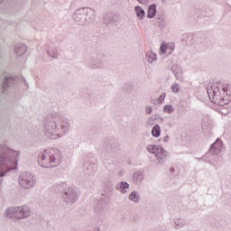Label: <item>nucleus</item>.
<instances>
[{
  "label": "nucleus",
  "instance_id": "bb28decb",
  "mask_svg": "<svg viewBox=\"0 0 231 231\" xmlns=\"http://www.w3.org/2000/svg\"><path fill=\"white\" fill-rule=\"evenodd\" d=\"M47 53L49 57H51L52 59H57L59 57V51H57V49H49Z\"/></svg>",
  "mask_w": 231,
  "mask_h": 231
},
{
  "label": "nucleus",
  "instance_id": "6ab92c4d",
  "mask_svg": "<svg viewBox=\"0 0 231 231\" xmlns=\"http://www.w3.org/2000/svg\"><path fill=\"white\" fill-rule=\"evenodd\" d=\"M162 147V145L158 144H149L146 147V150L148 151V152H150V154H154V156H156V154L159 152Z\"/></svg>",
  "mask_w": 231,
  "mask_h": 231
},
{
  "label": "nucleus",
  "instance_id": "a878e982",
  "mask_svg": "<svg viewBox=\"0 0 231 231\" xmlns=\"http://www.w3.org/2000/svg\"><path fill=\"white\" fill-rule=\"evenodd\" d=\"M103 152H113V145L109 143H104L102 145Z\"/></svg>",
  "mask_w": 231,
  "mask_h": 231
},
{
  "label": "nucleus",
  "instance_id": "9d476101",
  "mask_svg": "<svg viewBox=\"0 0 231 231\" xmlns=\"http://www.w3.org/2000/svg\"><path fill=\"white\" fill-rule=\"evenodd\" d=\"M209 152L213 156H219V154L223 152V141L217 139L216 142L211 144Z\"/></svg>",
  "mask_w": 231,
  "mask_h": 231
},
{
  "label": "nucleus",
  "instance_id": "1a4fd4ad",
  "mask_svg": "<svg viewBox=\"0 0 231 231\" xmlns=\"http://www.w3.org/2000/svg\"><path fill=\"white\" fill-rule=\"evenodd\" d=\"M63 200L67 205H73L79 199L77 190L73 188L65 189L62 194Z\"/></svg>",
  "mask_w": 231,
  "mask_h": 231
},
{
  "label": "nucleus",
  "instance_id": "4be33fe9",
  "mask_svg": "<svg viewBox=\"0 0 231 231\" xmlns=\"http://www.w3.org/2000/svg\"><path fill=\"white\" fill-rule=\"evenodd\" d=\"M128 199L133 203H140V193L136 190L132 191L128 196Z\"/></svg>",
  "mask_w": 231,
  "mask_h": 231
},
{
  "label": "nucleus",
  "instance_id": "a211bd4d",
  "mask_svg": "<svg viewBox=\"0 0 231 231\" xmlns=\"http://www.w3.org/2000/svg\"><path fill=\"white\" fill-rule=\"evenodd\" d=\"M187 225V222L181 218H175L172 222V226L175 230H180V228H183Z\"/></svg>",
  "mask_w": 231,
  "mask_h": 231
},
{
  "label": "nucleus",
  "instance_id": "f257e3e1",
  "mask_svg": "<svg viewBox=\"0 0 231 231\" xmlns=\"http://www.w3.org/2000/svg\"><path fill=\"white\" fill-rule=\"evenodd\" d=\"M42 127L46 138L57 140L69 133L71 123H69L68 118L59 114H49L44 117Z\"/></svg>",
  "mask_w": 231,
  "mask_h": 231
},
{
  "label": "nucleus",
  "instance_id": "72a5a7b5",
  "mask_svg": "<svg viewBox=\"0 0 231 231\" xmlns=\"http://www.w3.org/2000/svg\"><path fill=\"white\" fill-rule=\"evenodd\" d=\"M165 97H166L165 93H162V94L159 97L158 100H160V102H163V101L165 100Z\"/></svg>",
  "mask_w": 231,
  "mask_h": 231
},
{
  "label": "nucleus",
  "instance_id": "0eeeda50",
  "mask_svg": "<svg viewBox=\"0 0 231 231\" xmlns=\"http://www.w3.org/2000/svg\"><path fill=\"white\" fill-rule=\"evenodd\" d=\"M18 182L22 189L28 190L37 185V177L32 172L24 171L19 175Z\"/></svg>",
  "mask_w": 231,
  "mask_h": 231
},
{
  "label": "nucleus",
  "instance_id": "ddd939ff",
  "mask_svg": "<svg viewBox=\"0 0 231 231\" xmlns=\"http://www.w3.org/2000/svg\"><path fill=\"white\" fill-rule=\"evenodd\" d=\"M155 158L159 165H163L167 162V158H169V152L162 146L161 150L157 152Z\"/></svg>",
  "mask_w": 231,
  "mask_h": 231
},
{
  "label": "nucleus",
  "instance_id": "f3484780",
  "mask_svg": "<svg viewBox=\"0 0 231 231\" xmlns=\"http://www.w3.org/2000/svg\"><path fill=\"white\" fill-rule=\"evenodd\" d=\"M13 84H15V79L12 76H5L2 83V88L6 90L7 88H12Z\"/></svg>",
  "mask_w": 231,
  "mask_h": 231
},
{
  "label": "nucleus",
  "instance_id": "c85d7f7f",
  "mask_svg": "<svg viewBox=\"0 0 231 231\" xmlns=\"http://www.w3.org/2000/svg\"><path fill=\"white\" fill-rule=\"evenodd\" d=\"M180 89H181V88L180 87V84L175 83L171 86V91L173 93H180Z\"/></svg>",
  "mask_w": 231,
  "mask_h": 231
},
{
  "label": "nucleus",
  "instance_id": "4468645a",
  "mask_svg": "<svg viewBox=\"0 0 231 231\" xmlns=\"http://www.w3.org/2000/svg\"><path fill=\"white\" fill-rule=\"evenodd\" d=\"M28 51V47L24 43H16L14 45V55L17 58L23 57Z\"/></svg>",
  "mask_w": 231,
  "mask_h": 231
},
{
  "label": "nucleus",
  "instance_id": "e433bc0d",
  "mask_svg": "<svg viewBox=\"0 0 231 231\" xmlns=\"http://www.w3.org/2000/svg\"><path fill=\"white\" fill-rule=\"evenodd\" d=\"M3 1H5V0H0V5H1V3H3Z\"/></svg>",
  "mask_w": 231,
  "mask_h": 231
},
{
  "label": "nucleus",
  "instance_id": "7c9ffc66",
  "mask_svg": "<svg viewBox=\"0 0 231 231\" xmlns=\"http://www.w3.org/2000/svg\"><path fill=\"white\" fill-rule=\"evenodd\" d=\"M154 120H156V116L149 117L147 120L148 125H153Z\"/></svg>",
  "mask_w": 231,
  "mask_h": 231
},
{
  "label": "nucleus",
  "instance_id": "dca6fc26",
  "mask_svg": "<svg viewBox=\"0 0 231 231\" xmlns=\"http://www.w3.org/2000/svg\"><path fill=\"white\" fill-rule=\"evenodd\" d=\"M116 189L121 194H127V190H129V183L126 181H120L116 184Z\"/></svg>",
  "mask_w": 231,
  "mask_h": 231
},
{
  "label": "nucleus",
  "instance_id": "c756f323",
  "mask_svg": "<svg viewBox=\"0 0 231 231\" xmlns=\"http://www.w3.org/2000/svg\"><path fill=\"white\" fill-rule=\"evenodd\" d=\"M105 190L106 191V194H111V192H113V184L108 182L105 188Z\"/></svg>",
  "mask_w": 231,
  "mask_h": 231
},
{
  "label": "nucleus",
  "instance_id": "423d86ee",
  "mask_svg": "<svg viewBox=\"0 0 231 231\" xmlns=\"http://www.w3.org/2000/svg\"><path fill=\"white\" fill-rule=\"evenodd\" d=\"M95 11L91 8H80L77 9L73 14V20L79 26H85L88 21L93 19Z\"/></svg>",
  "mask_w": 231,
  "mask_h": 231
},
{
  "label": "nucleus",
  "instance_id": "f03ea898",
  "mask_svg": "<svg viewBox=\"0 0 231 231\" xmlns=\"http://www.w3.org/2000/svg\"><path fill=\"white\" fill-rule=\"evenodd\" d=\"M20 156L21 152L6 145H0V178H3L6 172L17 169Z\"/></svg>",
  "mask_w": 231,
  "mask_h": 231
},
{
  "label": "nucleus",
  "instance_id": "20e7f679",
  "mask_svg": "<svg viewBox=\"0 0 231 231\" xmlns=\"http://www.w3.org/2000/svg\"><path fill=\"white\" fill-rule=\"evenodd\" d=\"M38 162L40 167H43L44 169L57 167L62 163V152L57 148L44 150L40 152Z\"/></svg>",
  "mask_w": 231,
  "mask_h": 231
},
{
  "label": "nucleus",
  "instance_id": "9b49d317",
  "mask_svg": "<svg viewBox=\"0 0 231 231\" xmlns=\"http://www.w3.org/2000/svg\"><path fill=\"white\" fill-rule=\"evenodd\" d=\"M171 71L176 79L180 82H183L185 76L183 75V68L180 64H174L171 66Z\"/></svg>",
  "mask_w": 231,
  "mask_h": 231
},
{
  "label": "nucleus",
  "instance_id": "cd10ccee",
  "mask_svg": "<svg viewBox=\"0 0 231 231\" xmlns=\"http://www.w3.org/2000/svg\"><path fill=\"white\" fill-rule=\"evenodd\" d=\"M173 111H174V106H172V105H166L163 107V113H167L168 115H172Z\"/></svg>",
  "mask_w": 231,
  "mask_h": 231
},
{
  "label": "nucleus",
  "instance_id": "f8f14e48",
  "mask_svg": "<svg viewBox=\"0 0 231 231\" xmlns=\"http://www.w3.org/2000/svg\"><path fill=\"white\" fill-rule=\"evenodd\" d=\"M175 48L176 46L173 42L162 43L160 47V55H165L167 57L174 51Z\"/></svg>",
  "mask_w": 231,
  "mask_h": 231
},
{
  "label": "nucleus",
  "instance_id": "412c9836",
  "mask_svg": "<svg viewBox=\"0 0 231 231\" xmlns=\"http://www.w3.org/2000/svg\"><path fill=\"white\" fill-rule=\"evenodd\" d=\"M104 23L106 24H115L116 23V15L111 14H105Z\"/></svg>",
  "mask_w": 231,
  "mask_h": 231
},
{
  "label": "nucleus",
  "instance_id": "2eb2a0df",
  "mask_svg": "<svg viewBox=\"0 0 231 231\" xmlns=\"http://www.w3.org/2000/svg\"><path fill=\"white\" fill-rule=\"evenodd\" d=\"M143 178H145V175L142 171H138L134 172L132 181L134 185H141L143 181Z\"/></svg>",
  "mask_w": 231,
  "mask_h": 231
},
{
  "label": "nucleus",
  "instance_id": "c9c22d12",
  "mask_svg": "<svg viewBox=\"0 0 231 231\" xmlns=\"http://www.w3.org/2000/svg\"><path fill=\"white\" fill-rule=\"evenodd\" d=\"M163 142H169V135H166V136L163 138Z\"/></svg>",
  "mask_w": 231,
  "mask_h": 231
},
{
  "label": "nucleus",
  "instance_id": "473e14b6",
  "mask_svg": "<svg viewBox=\"0 0 231 231\" xmlns=\"http://www.w3.org/2000/svg\"><path fill=\"white\" fill-rule=\"evenodd\" d=\"M203 124H208L210 122V117L208 116H205L202 119Z\"/></svg>",
  "mask_w": 231,
  "mask_h": 231
},
{
  "label": "nucleus",
  "instance_id": "39448f33",
  "mask_svg": "<svg viewBox=\"0 0 231 231\" xmlns=\"http://www.w3.org/2000/svg\"><path fill=\"white\" fill-rule=\"evenodd\" d=\"M31 214L30 208L26 206L10 208L5 211V216L8 219H26Z\"/></svg>",
  "mask_w": 231,
  "mask_h": 231
},
{
  "label": "nucleus",
  "instance_id": "393cba45",
  "mask_svg": "<svg viewBox=\"0 0 231 231\" xmlns=\"http://www.w3.org/2000/svg\"><path fill=\"white\" fill-rule=\"evenodd\" d=\"M161 133H162V128L158 125L152 127V135L154 136V138H158Z\"/></svg>",
  "mask_w": 231,
  "mask_h": 231
},
{
  "label": "nucleus",
  "instance_id": "5701e85b",
  "mask_svg": "<svg viewBox=\"0 0 231 231\" xmlns=\"http://www.w3.org/2000/svg\"><path fill=\"white\" fill-rule=\"evenodd\" d=\"M134 11L138 19L142 20L145 17V10H143V8H142L141 6H135Z\"/></svg>",
  "mask_w": 231,
  "mask_h": 231
},
{
  "label": "nucleus",
  "instance_id": "6e6552de",
  "mask_svg": "<svg viewBox=\"0 0 231 231\" xmlns=\"http://www.w3.org/2000/svg\"><path fill=\"white\" fill-rule=\"evenodd\" d=\"M102 59H104V54L97 52L90 57L88 67L90 68V69H102V68H104V60Z\"/></svg>",
  "mask_w": 231,
  "mask_h": 231
},
{
  "label": "nucleus",
  "instance_id": "b1692460",
  "mask_svg": "<svg viewBox=\"0 0 231 231\" xmlns=\"http://www.w3.org/2000/svg\"><path fill=\"white\" fill-rule=\"evenodd\" d=\"M156 15V5H152L148 7L147 17L152 19Z\"/></svg>",
  "mask_w": 231,
  "mask_h": 231
},
{
  "label": "nucleus",
  "instance_id": "7ed1b4c3",
  "mask_svg": "<svg viewBox=\"0 0 231 231\" xmlns=\"http://www.w3.org/2000/svg\"><path fill=\"white\" fill-rule=\"evenodd\" d=\"M209 99L217 106H226L231 102V86L228 83H219L208 88Z\"/></svg>",
  "mask_w": 231,
  "mask_h": 231
},
{
  "label": "nucleus",
  "instance_id": "aec40b11",
  "mask_svg": "<svg viewBox=\"0 0 231 231\" xmlns=\"http://www.w3.org/2000/svg\"><path fill=\"white\" fill-rule=\"evenodd\" d=\"M145 59L149 64H152L153 62H156L158 60V56L153 51H148L145 54Z\"/></svg>",
  "mask_w": 231,
  "mask_h": 231
},
{
  "label": "nucleus",
  "instance_id": "f704fd0d",
  "mask_svg": "<svg viewBox=\"0 0 231 231\" xmlns=\"http://www.w3.org/2000/svg\"><path fill=\"white\" fill-rule=\"evenodd\" d=\"M138 3H140L141 5H145L147 3V0H137Z\"/></svg>",
  "mask_w": 231,
  "mask_h": 231
},
{
  "label": "nucleus",
  "instance_id": "2f4dec72",
  "mask_svg": "<svg viewBox=\"0 0 231 231\" xmlns=\"http://www.w3.org/2000/svg\"><path fill=\"white\" fill-rule=\"evenodd\" d=\"M145 113L146 115H151V113H152V106H146L145 107Z\"/></svg>",
  "mask_w": 231,
  "mask_h": 231
}]
</instances>
